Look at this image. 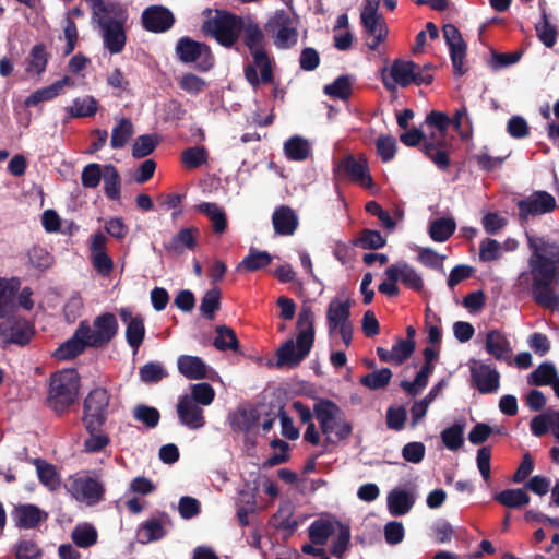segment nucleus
<instances>
[{
    "instance_id": "f257e3e1",
    "label": "nucleus",
    "mask_w": 559,
    "mask_h": 559,
    "mask_svg": "<svg viewBox=\"0 0 559 559\" xmlns=\"http://www.w3.org/2000/svg\"><path fill=\"white\" fill-rule=\"evenodd\" d=\"M530 255L527 270L521 272L513 285L518 293L531 294L543 308L559 309V243L543 236L526 233Z\"/></svg>"
},
{
    "instance_id": "f03ea898",
    "label": "nucleus",
    "mask_w": 559,
    "mask_h": 559,
    "mask_svg": "<svg viewBox=\"0 0 559 559\" xmlns=\"http://www.w3.org/2000/svg\"><path fill=\"white\" fill-rule=\"evenodd\" d=\"M240 37L252 56V63L243 68L248 83L257 88L260 84L273 83L272 60L265 50V35L259 23L251 16L242 17Z\"/></svg>"
},
{
    "instance_id": "7ed1b4c3",
    "label": "nucleus",
    "mask_w": 559,
    "mask_h": 559,
    "mask_svg": "<svg viewBox=\"0 0 559 559\" xmlns=\"http://www.w3.org/2000/svg\"><path fill=\"white\" fill-rule=\"evenodd\" d=\"M299 330L296 343L287 340L276 352L277 367L296 368L309 355L314 343V313L309 306H302L298 319Z\"/></svg>"
},
{
    "instance_id": "20e7f679",
    "label": "nucleus",
    "mask_w": 559,
    "mask_h": 559,
    "mask_svg": "<svg viewBox=\"0 0 559 559\" xmlns=\"http://www.w3.org/2000/svg\"><path fill=\"white\" fill-rule=\"evenodd\" d=\"M425 124L436 129V132H431L428 135L421 146V152L440 170H447L451 164L450 153L453 148V138L447 133L451 119L442 111L432 110L426 116Z\"/></svg>"
},
{
    "instance_id": "39448f33",
    "label": "nucleus",
    "mask_w": 559,
    "mask_h": 559,
    "mask_svg": "<svg viewBox=\"0 0 559 559\" xmlns=\"http://www.w3.org/2000/svg\"><path fill=\"white\" fill-rule=\"evenodd\" d=\"M314 416L325 436V444L347 440L353 433V425L346 419L345 413L331 400L320 399L316 402Z\"/></svg>"
},
{
    "instance_id": "423d86ee",
    "label": "nucleus",
    "mask_w": 559,
    "mask_h": 559,
    "mask_svg": "<svg viewBox=\"0 0 559 559\" xmlns=\"http://www.w3.org/2000/svg\"><path fill=\"white\" fill-rule=\"evenodd\" d=\"M203 14L207 15L202 24L203 33L213 37L221 46L233 48L240 38L243 16L222 9H205Z\"/></svg>"
},
{
    "instance_id": "0eeeda50",
    "label": "nucleus",
    "mask_w": 559,
    "mask_h": 559,
    "mask_svg": "<svg viewBox=\"0 0 559 559\" xmlns=\"http://www.w3.org/2000/svg\"><path fill=\"white\" fill-rule=\"evenodd\" d=\"M80 389L79 374L73 369H63L51 374L47 403L56 413L62 414L74 404Z\"/></svg>"
},
{
    "instance_id": "6e6552de",
    "label": "nucleus",
    "mask_w": 559,
    "mask_h": 559,
    "mask_svg": "<svg viewBox=\"0 0 559 559\" xmlns=\"http://www.w3.org/2000/svg\"><path fill=\"white\" fill-rule=\"evenodd\" d=\"M97 22L102 28L105 48L112 55L120 53L127 41V35L123 24L127 20V13L121 4L117 2V9L109 8L97 16Z\"/></svg>"
},
{
    "instance_id": "1a4fd4ad",
    "label": "nucleus",
    "mask_w": 559,
    "mask_h": 559,
    "mask_svg": "<svg viewBox=\"0 0 559 559\" xmlns=\"http://www.w3.org/2000/svg\"><path fill=\"white\" fill-rule=\"evenodd\" d=\"M110 394L104 388L93 389L83 402L82 423L86 431L103 427L108 418Z\"/></svg>"
},
{
    "instance_id": "9d476101",
    "label": "nucleus",
    "mask_w": 559,
    "mask_h": 559,
    "mask_svg": "<svg viewBox=\"0 0 559 559\" xmlns=\"http://www.w3.org/2000/svg\"><path fill=\"white\" fill-rule=\"evenodd\" d=\"M176 55L182 63H195L199 72L210 71L215 63L214 55L209 45L185 36L176 44Z\"/></svg>"
},
{
    "instance_id": "9b49d317",
    "label": "nucleus",
    "mask_w": 559,
    "mask_h": 559,
    "mask_svg": "<svg viewBox=\"0 0 559 559\" xmlns=\"http://www.w3.org/2000/svg\"><path fill=\"white\" fill-rule=\"evenodd\" d=\"M79 324L87 326L88 333L86 338L92 348L107 346L116 337L119 329L117 318L111 312L100 313L94 319L92 325L87 320H83Z\"/></svg>"
},
{
    "instance_id": "f8f14e48",
    "label": "nucleus",
    "mask_w": 559,
    "mask_h": 559,
    "mask_svg": "<svg viewBox=\"0 0 559 559\" xmlns=\"http://www.w3.org/2000/svg\"><path fill=\"white\" fill-rule=\"evenodd\" d=\"M67 491L76 501L85 502L88 506H95L105 498V486L98 479L88 475L71 477Z\"/></svg>"
},
{
    "instance_id": "ddd939ff",
    "label": "nucleus",
    "mask_w": 559,
    "mask_h": 559,
    "mask_svg": "<svg viewBox=\"0 0 559 559\" xmlns=\"http://www.w3.org/2000/svg\"><path fill=\"white\" fill-rule=\"evenodd\" d=\"M35 334L33 324L25 319H7L0 323V345L5 349L10 345L25 346Z\"/></svg>"
},
{
    "instance_id": "4468645a",
    "label": "nucleus",
    "mask_w": 559,
    "mask_h": 559,
    "mask_svg": "<svg viewBox=\"0 0 559 559\" xmlns=\"http://www.w3.org/2000/svg\"><path fill=\"white\" fill-rule=\"evenodd\" d=\"M471 385L480 394L496 393L500 388V372L492 366L473 359L469 365Z\"/></svg>"
},
{
    "instance_id": "2eb2a0df",
    "label": "nucleus",
    "mask_w": 559,
    "mask_h": 559,
    "mask_svg": "<svg viewBox=\"0 0 559 559\" xmlns=\"http://www.w3.org/2000/svg\"><path fill=\"white\" fill-rule=\"evenodd\" d=\"M519 218L526 221L528 216L550 213L556 209V199L547 191H535L530 197L519 200Z\"/></svg>"
},
{
    "instance_id": "dca6fc26",
    "label": "nucleus",
    "mask_w": 559,
    "mask_h": 559,
    "mask_svg": "<svg viewBox=\"0 0 559 559\" xmlns=\"http://www.w3.org/2000/svg\"><path fill=\"white\" fill-rule=\"evenodd\" d=\"M335 171L362 187L370 188L373 185L367 159L364 156L347 155L343 157L338 160Z\"/></svg>"
},
{
    "instance_id": "f3484780",
    "label": "nucleus",
    "mask_w": 559,
    "mask_h": 559,
    "mask_svg": "<svg viewBox=\"0 0 559 559\" xmlns=\"http://www.w3.org/2000/svg\"><path fill=\"white\" fill-rule=\"evenodd\" d=\"M443 37L449 46L450 57L455 75H463L467 72L464 67L466 57V44L462 38L459 28L453 24H445L442 28Z\"/></svg>"
},
{
    "instance_id": "a211bd4d",
    "label": "nucleus",
    "mask_w": 559,
    "mask_h": 559,
    "mask_svg": "<svg viewBox=\"0 0 559 559\" xmlns=\"http://www.w3.org/2000/svg\"><path fill=\"white\" fill-rule=\"evenodd\" d=\"M142 26L151 33H164L175 24L174 13L160 4L150 5L142 12Z\"/></svg>"
},
{
    "instance_id": "6ab92c4d",
    "label": "nucleus",
    "mask_w": 559,
    "mask_h": 559,
    "mask_svg": "<svg viewBox=\"0 0 559 559\" xmlns=\"http://www.w3.org/2000/svg\"><path fill=\"white\" fill-rule=\"evenodd\" d=\"M15 526L20 530H34L48 519V513L33 503H20L11 512Z\"/></svg>"
},
{
    "instance_id": "aec40b11",
    "label": "nucleus",
    "mask_w": 559,
    "mask_h": 559,
    "mask_svg": "<svg viewBox=\"0 0 559 559\" xmlns=\"http://www.w3.org/2000/svg\"><path fill=\"white\" fill-rule=\"evenodd\" d=\"M87 333V326L79 324L73 335L58 346L53 353V357L57 360H70L84 353L87 347H91L86 338Z\"/></svg>"
},
{
    "instance_id": "412c9836",
    "label": "nucleus",
    "mask_w": 559,
    "mask_h": 559,
    "mask_svg": "<svg viewBox=\"0 0 559 559\" xmlns=\"http://www.w3.org/2000/svg\"><path fill=\"white\" fill-rule=\"evenodd\" d=\"M177 414L181 425L191 430H198L204 427L205 418L203 409L193 403L188 394L179 397L177 403Z\"/></svg>"
},
{
    "instance_id": "4be33fe9",
    "label": "nucleus",
    "mask_w": 559,
    "mask_h": 559,
    "mask_svg": "<svg viewBox=\"0 0 559 559\" xmlns=\"http://www.w3.org/2000/svg\"><path fill=\"white\" fill-rule=\"evenodd\" d=\"M119 317L127 324L126 340L128 345L138 350L145 337L144 319L141 314L133 316L129 308H121Z\"/></svg>"
},
{
    "instance_id": "5701e85b",
    "label": "nucleus",
    "mask_w": 559,
    "mask_h": 559,
    "mask_svg": "<svg viewBox=\"0 0 559 559\" xmlns=\"http://www.w3.org/2000/svg\"><path fill=\"white\" fill-rule=\"evenodd\" d=\"M485 350L497 360L510 364L512 347L501 331L493 329L486 334Z\"/></svg>"
},
{
    "instance_id": "b1692460",
    "label": "nucleus",
    "mask_w": 559,
    "mask_h": 559,
    "mask_svg": "<svg viewBox=\"0 0 559 559\" xmlns=\"http://www.w3.org/2000/svg\"><path fill=\"white\" fill-rule=\"evenodd\" d=\"M272 224L275 234L280 236H292L298 228L299 218L290 206L280 205L272 214Z\"/></svg>"
},
{
    "instance_id": "393cba45",
    "label": "nucleus",
    "mask_w": 559,
    "mask_h": 559,
    "mask_svg": "<svg viewBox=\"0 0 559 559\" xmlns=\"http://www.w3.org/2000/svg\"><path fill=\"white\" fill-rule=\"evenodd\" d=\"M199 235L200 230L195 226L181 228L168 242L164 243V248L174 254H181L186 249L193 251L198 246Z\"/></svg>"
},
{
    "instance_id": "a878e982",
    "label": "nucleus",
    "mask_w": 559,
    "mask_h": 559,
    "mask_svg": "<svg viewBox=\"0 0 559 559\" xmlns=\"http://www.w3.org/2000/svg\"><path fill=\"white\" fill-rule=\"evenodd\" d=\"M350 301L334 298L330 301L326 309V321L329 333H334L338 326L350 322Z\"/></svg>"
},
{
    "instance_id": "bb28decb",
    "label": "nucleus",
    "mask_w": 559,
    "mask_h": 559,
    "mask_svg": "<svg viewBox=\"0 0 559 559\" xmlns=\"http://www.w3.org/2000/svg\"><path fill=\"white\" fill-rule=\"evenodd\" d=\"M386 501L392 516H403L413 508L415 497L404 489L394 488L389 492Z\"/></svg>"
},
{
    "instance_id": "cd10ccee",
    "label": "nucleus",
    "mask_w": 559,
    "mask_h": 559,
    "mask_svg": "<svg viewBox=\"0 0 559 559\" xmlns=\"http://www.w3.org/2000/svg\"><path fill=\"white\" fill-rule=\"evenodd\" d=\"M179 372L190 380H200L207 377V366L198 356L181 355L177 361Z\"/></svg>"
},
{
    "instance_id": "c85d7f7f",
    "label": "nucleus",
    "mask_w": 559,
    "mask_h": 559,
    "mask_svg": "<svg viewBox=\"0 0 559 559\" xmlns=\"http://www.w3.org/2000/svg\"><path fill=\"white\" fill-rule=\"evenodd\" d=\"M195 211L207 216L215 234L221 235L226 231L228 225L227 216L224 209L217 203H200L195 205Z\"/></svg>"
},
{
    "instance_id": "c756f323",
    "label": "nucleus",
    "mask_w": 559,
    "mask_h": 559,
    "mask_svg": "<svg viewBox=\"0 0 559 559\" xmlns=\"http://www.w3.org/2000/svg\"><path fill=\"white\" fill-rule=\"evenodd\" d=\"M71 83L72 80L66 75L62 79L53 82L52 84L33 92L25 99V106L34 107L43 102L51 100L60 94V92L66 85H69Z\"/></svg>"
},
{
    "instance_id": "7c9ffc66",
    "label": "nucleus",
    "mask_w": 559,
    "mask_h": 559,
    "mask_svg": "<svg viewBox=\"0 0 559 559\" xmlns=\"http://www.w3.org/2000/svg\"><path fill=\"white\" fill-rule=\"evenodd\" d=\"M540 10V21L535 24V31L538 39L547 47L551 48L557 41V29L549 21L546 12V1L540 0L538 3Z\"/></svg>"
},
{
    "instance_id": "2f4dec72",
    "label": "nucleus",
    "mask_w": 559,
    "mask_h": 559,
    "mask_svg": "<svg viewBox=\"0 0 559 559\" xmlns=\"http://www.w3.org/2000/svg\"><path fill=\"white\" fill-rule=\"evenodd\" d=\"M361 25L366 34L372 37L371 41L367 43L370 50H376L378 46L383 43L388 36V27L383 16L372 19H361Z\"/></svg>"
},
{
    "instance_id": "473e14b6",
    "label": "nucleus",
    "mask_w": 559,
    "mask_h": 559,
    "mask_svg": "<svg viewBox=\"0 0 559 559\" xmlns=\"http://www.w3.org/2000/svg\"><path fill=\"white\" fill-rule=\"evenodd\" d=\"M272 260L273 257L267 251H260L251 247L249 253L237 265V271L257 272L269 266Z\"/></svg>"
},
{
    "instance_id": "72a5a7b5",
    "label": "nucleus",
    "mask_w": 559,
    "mask_h": 559,
    "mask_svg": "<svg viewBox=\"0 0 559 559\" xmlns=\"http://www.w3.org/2000/svg\"><path fill=\"white\" fill-rule=\"evenodd\" d=\"M493 500L503 507L519 509L530 503V496L524 488L504 489L493 496Z\"/></svg>"
},
{
    "instance_id": "f704fd0d",
    "label": "nucleus",
    "mask_w": 559,
    "mask_h": 559,
    "mask_svg": "<svg viewBox=\"0 0 559 559\" xmlns=\"http://www.w3.org/2000/svg\"><path fill=\"white\" fill-rule=\"evenodd\" d=\"M419 69V64L414 61L395 60L390 68V75L394 83L402 87L412 84L414 80V71Z\"/></svg>"
},
{
    "instance_id": "c9c22d12",
    "label": "nucleus",
    "mask_w": 559,
    "mask_h": 559,
    "mask_svg": "<svg viewBox=\"0 0 559 559\" xmlns=\"http://www.w3.org/2000/svg\"><path fill=\"white\" fill-rule=\"evenodd\" d=\"M325 95L333 99L348 100L353 94V83L349 75H340L331 84L323 87Z\"/></svg>"
},
{
    "instance_id": "e433bc0d",
    "label": "nucleus",
    "mask_w": 559,
    "mask_h": 559,
    "mask_svg": "<svg viewBox=\"0 0 559 559\" xmlns=\"http://www.w3.org/2000/svg\"><path fill=\"white\" fill-rule=\"evenodd\" d=\"M456 229V223L453 218H437L430 222L428 234L436 242L447 241Z\"/></svg>"
},
{
    "instance_id": "4c0bfd02",
    "label": "nucleus",
    "mask_w": 559,
    "mask_h": 559,
    "mask_svg": "<svg viewBox=\"0 0 559 559\" xmlns=\"http://www.w3.org/2000/svg\"><path fill=\"white\" fill-rule=\"evenodd\" d=\"M166 535V530L162 521L157 518H151L143 522L138 531L140 543L147 544L159 540Z\"/></svg>"
},
{
    "instance_id": "58836bf2",
    "label": "nucleus",
    "mask_w": 559,
    "mask_h": 559,
    "mask_svg": "<svg viewBox=\"0 0 559 559\" xmlns=\"http://www.w3.org/2000/svg\"><path fill=\"white\" fill-rule=\"evenodd\" d=\"M260 415L255 408L239 409L231 418V428L234 431L249 432L259 423Z\"/></svg>"
},
{
    "instance_id": "ea45409f",
    "label": "nucleus",
    "mask_w": 559,
    "mask_h": 559,
    "mask_svg": "<svg viewBox=\"0 0 559 559\" xmlns=\"http://www.w3.org/2000/svg\"><path fill=\"white\" fill-rule=\"evenodd\" d=\"M216 337L213 345L221 352L233 350L238 352L239 341L235 331L227 325H217L215 329Z\"/></svg>"
},
{
    "instance_id": "a19ab883",
    "label": "nucleus",
    "mask_w": 559,
    "mask_h": 559,
    "mask_svg": "<svg viewBox=\"0 0 559 559\" xmlns=\"http://www.w3.org/2000/svg\"><path fill=\"white\" fill-rule=\"evenodd\" d=\"M134 133L133 123L129 118H121L111 131L110 146L115 150L122 148Z\"/></svg>"
},
{
    "instance_id": "79ce46f5",
    "label": "nucleus",
    "mask_w": 559,
    "mask_h": 559,
    "mask_svg": "<svg viewBox=\"0 0 559 559\" xmlns=\"http://www.w3.org/2000/svg\"><path fill=\"white\" fill-rule=\"evenodd\" d=\"M284 151L289 159L301 162L308 158L310 145L306 139L295 135L285 142Z\"/></svg>"
},
{
    "instance_id": "37998d69",
    "label": "nucleus",
    "mask_w": 559,
    "mask_h": 559,
    "mask_svg": "<svg viewBox=\"0 0 559 559\" xmlns=\"http://www.w3.org/2000/svg\"><path fill=\"white\" fill-rule=\"evenodd\" d=\"M395 271L397 273V280L408 288L415 292H421L424 288V281L420 274L416 272L414 267L408 265L406 262L395 264Z\"/></svg>"
},
{
    "instance_id": "c03bdc74",
    "label": "nucleus",
    "mask_w": 559,
    "mask_h": 559,
    "mask_svg": "<svg viewBox=\"0 0 559 559\" xmlns=\"http://www.w3.org/2000/svg\"><path fill=\"white\" fill-rule=\"evenodd\" d=\"M386 239L380 231L365 228L359 236L353 240V245L365 250H377L383 248Z\"/></svg>"
},
{
    "instance_id": "a18cd8bd",
    "label": "nucleus",
    "mask_w": 559,
    "mask_h": 559,
    "mask_svg": "<svg viewBox=\"0 0 559 559\" xmlns=\"http://www.w3.org/2000/svg\"><path fill=\"white\" fill-rule=\"evenodd\" d=\"M121 178L111 164L104 166V190L105 194L110 200H118L120 198Z\"/></svg>"
},
{
    "instance_id": "49530a36",
    "label": "nucleus",
    "mask_w": 559,
    "mask_h": 559,
    "mask_svg": "<svg viewBox=\"0 0 559 559\" xmlns=\"http://www.w3.org/2000/svg\"><path fill=\"white\" fill-rule=\"evenodd\" d=\"M333 532V524L325 520H316L310 524L308 528L311 543L318 546H324Z\"/></svg>"
},
{
    "instance_id": "de8ad7c7",
    "label": "nucleus",
    "mask_w": 559,
    "mask_h": 559,
    "mask_svg": "<svg viewBox=\"0 0 559 559\" xmlns=\"http://www.w3.org/2000/svg\"><path fill=\"white\" fill-rule=\"evenodd\" d=\"M98 110V103L93 96L78 97L73 105L68 109L71 117L85 118L93 117Z\"/></svg>"
},
{
    "instance_id": "09e8293b",
    "label": "nucleus",
    "mask_w": 559,
    "mask_h": 559,
    "mask_svg": "<svg viewBox=\"0 0 559 559\" xmlns=\"http://www.w3.org/2000/svg\"><path fill=\"white\" fill-rule=\"evenodd\" d=\"M392 376L393 373L391 369L382 368L380 370H376L373 372L362 376L359 382L361 385L372 391H376L388 386L392 379Z\"/></svg>"
},
{
    "instance_id": "8fccbe9b",
    "label": "nucleus",
    "mask_w": 559,
    "mask_h": 559,
    "mask_svg": "<svg viewBox=\"0 0 559 559\" xmlns=\"http://www.w3.org/2000/svg\"><path fill=\"white\" fill-rule=\"evenodd\" d=\"M557 377V369L551 362H542L528 377V383L536 386L550 385Z\"/></svg>"
},
{
    "instance_id": "3c124183",
    "label": "nucleus",
    "mask_w": 559,
    "mask_h": 559,
    "mask_svg": "<svg viewBox=\"0 0 559 559\" xmlns=\"http://www.w3.org/2000/svg\"><path fill=\"white\" fill-rule=\"evenodd\" d=\"M97 531L91 524L76 525L72 531L73 543L81 548H88L97 543Z\"/></svg>"
},
{
    "instance_id": "603ef678",
    "label": "nucleus",
    "mask_w": 559,
    "mask_h": 559,
    "mask_svg": "<svg viewBox=\"0 0 559 559\" xmlns=\"http://www.w3.org/2000/svg\"><path fill=\"white\" fill-rule=\"evenodd\" d=\"M159 143L157 134H143L135 139L132 145V156L134 158H144L152 154Z\"/></svg>"
},
{
    "instance_id": "864d4df0",
    "label": "nucleus",
    "mask_w": 559,
    "mask_h": 559,
    "mask_svg": "<svg viewBox=\"0 0 559 559\" xmlns=\"http://www.w3.org/2000/svg\"><path fill=\"white\" fill-rule=\"evenodd\" d=\"M35 464L39 481L50 490L58 488L60 485V478L56 467L39 459L35 461Z\"/></svg>"
},
{
    "instance_id": "5fc2aeb1",
    "label": "nucleus",
    "mask_w": 559,
    "mask_h": 559,
    "mask_svg": "<svg viewBox=\"0 0 559 559\" xmlns=\"http://www.w3.org/2000/svg\"><path fill=\"white\" fill-rule=\"evenodd\" d=\"M209 152L204 146H192L182 151L181 162L186 168L195 169L207 162Z\"/></svg>"
},
{
    "instance_id": "6e6d98bb",
    "label": "nucleus",
    "mask_w": 559,
    "mask_h": 559,
    "mask_svg": "<svg viewBox=\"0 0 559 559\" xmlns=\"http://www.w3.org/2000/svg\"><path fill=\"white\" fill-rule=\"evenodd\" d=\"M221 308V289L218 287H213L207 290L202 297L200 311L201 314L209 319L213 320L214 314Z\"/></svg>"
},
{
    "instance_id": "4d7b16f0",
    "label": "nucleus",
    "mask_w": 559,
    "mask_h": 559,
    "mask_svg": "<svg viewBox=\"0 0 559 559\" xmlns=\"http://www.w3.org/2000/svg\"><path fill=\"white\" fill-rule=\"evenodd\" d=\"M87 432L88 437L83 443L86 453H98L110 443V438L107 433L103 432V427H97L94 431Z\"/></svg>"
},
{
    "instance_id": "13d9d810",
    "label": "nucleus",
    "mask_w": 559,
    "mask_h": 559,
    "mask_svg": "<svg viewBox=\"0 0 559 559\" xmlns=\"http://www.w3.org/2000/svg\"><path fill=\"white\" fill-rule=\"evenodd\" d=\"M135 420L143 423L148 429L155 428L160 419L159 411L153 406L139 404L133 409Z\"/></svg>"
},
{
    "instance_id": "bf43d9fd",
    "label": "nucleus",
    "mask_w": 559,
    "mask_h": 559,
    "mask_svg": "<svg viewBox=\"0 0 559 559\" xmlns=\"http://www.w3.org/2000/svg\"><path fill=\"white\" fill-rule=\"evenodd\" d=\"M139 376L145 383H158L166 378L168 373L162 364L151 361L140 368Z\"/></svg>"
},
{
    "instance_id": "052dcab7",
    "label": "nucleus",
    "mask_w": 559,
    "mask_h": 559,
    "mask_svg": "<svg viewBox=\"0 0 559 559\" xmlns=\"http://www.w3.org/2000/svg\"><path fill=\"white\" fill-rule=\"evenodd\" d=\"M190 399H193V403L197 405L207 406L212 404L215 399V390L206 382L195 383L191 388Z\"/></svg>"
},
{
    "instance_id": "680f3d73",
    "label": "nucleus",
    "mask_w": 559,
    "mask_h": 559,
    "mask_svg": "<svg viewBox=\"0 0 559 559\" xmlns=\"http://www.w3.org/2000/svg\"><path fill=\"white\" fill-rule=\"evenodd\" d=\"M463 432V426L454 424L441 432V440L449 450L455 451L464 443Z\"/></svg>"
},
{
    "instance_id": "e2e57ef3",
    "label": "nucleus",
    "mask_w": 559,
    "mask_h": 559,
    "mask_svg": "<svg viewBox=\"0 0 559 559\" xmlns=\"http://www.w3.org/2000/svg\"><path fill=\"white\" fill-rule=\"evenodd\" d=\"M47 62L48 58L45 45L37 44L31 50L27 71L40 74L46 70Z\"/></svg>"
},
{
    "instance_id": "0e129e2a",
    "label": "nucleus",
    "mask_w": 559,
    "mask_h": 559,
    "mask_svg": "<svg viewBox=\"0 0 559 559\" xmlns=\"http://www.w3.org/2000/svg\"><path fill=\"white\" fill-rule=\"evenodd\" d=\"M376 147L381 160L389 163L396 154V140L392 135H380L376 141Z\"/></svg>"
},
{
    "instance_id": "69168bd1",
    "label": "nucleus",
    "mask_w": 559,
    "mask_h": 559,
    "mask_svg": "<svg viewBox=\"0 0 559 559\" xmlns=\"http://www.w3.org/2000/svg\"><path fill=\"white\" fill-rule=\"evenodd\" d=\"M523 56L522 50H516L512 52H497L493 51L491 55L490 67L493 70H499L501 68H506L512 64L518 63Z\"/></svg>"
},
{
    "instance_id": "338daca9",
    "label": "nucleus",
    "mask_w": 559,
    "mask_h": 559,
    "mask_svg": "<svg viewBox=\"0 0 559 559\" xmlns=\"http://www.w3.org/2000/svg\"><path fill=\"white\" fill-rule=\"evenodd\" d=\"M415 347V341L399 338L392 347L394 364L402 365L413 355Z\"/></svg>"
},
{
    "instance_id": "774afa93",
    "label": "nucleus",
    "mask_w": 559,
    "mask_h": 559,
    "mask_svg": "<svg viewBox=\"0 0 559 559\" xmlns=\"http://www.w3.org/2000/svg\"><path fill=\"white\" fill-rule=\"evenodd\" d=\"M41 549L32 539H22L16 545V559H37L41 556Z\"/></svg>"
}]
</instances>
